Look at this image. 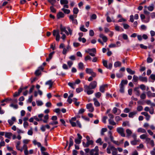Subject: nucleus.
I'll use <instances>...</instances> for the list:
<instances>
[{"label": "nucleus", "mask_w": 155, "mask_h": 155, "mask_svg": "<svg viewBox=\"0 0 155 155\" xmlns=\"http://www.w3.org/2000/svg\"><path fill=\"white\" fill-rule=\"evenodd\" d=\"M86 52L89 54L92 57H94L96 53V49L95 48H93L91 49H88Z\"/></svg>", "instance_id": "f257e3e1"}, {"label": "nucleus", "mask_w": 155, "mask_h": 155, "mask_svg": "<svg viewBox=\"0 0 155 155\" xmlns=\"http://www.w3.org/2000/svg\"><path fill=\"white\" fill-rule=\"evenodd\" d=\"M116 130L117 132L122 137H125V134L124 133V129L121 127H118L117 128Z\"/></svg>", "instance_id": "f03ea898"}, {"label": "nucleus", "mask_w": 155, "mask_h": 155, "mask_svg": "<svg viewBox=\"0 0 155 155\" xmlns=\"http://www.w3.org/2000/svg\"><path fill=\"white\" fill-rule=\"evenodd\" d=\"M53 35L54 36H56V40L58 41L60 39V35L58 30H54L53 31Z\"/></svg>", "instance_id": "7ed1b4c3"}, {"label": "nucleus", "mask_w": 155, "mask_h": 155, "mask_svg": "<svg viewBox=\"0 0 155 155\" xmlns=\"http://www.w3.org/2000/svg\"><path fill=\"white\" fill-rule=\"evenodd\" d=\"M84 91L86 92L88 95H90L94 93V91L92 89L88 87L87 85H85L84 86Z\"/></svg>", "instance_id": "20e7f679"}, {"label": "nucleus", "mask_w": 155, "mask_h": 155, "mask_svg": "<svg viewBox=\"0 0 155 155\" xmlns=\"http://www.w3.org/2000/svg\"><path fill=\"white\" fill-rule=\"evenodd\" d=\"M85 71L87 73L91 74L93 77H95L96 76V73L93 72V70L91 68H86Z\"/></svg>", "instance_id": "39448f33"}, {"label": "nucleus", "mask_w": 155, "mask_h": 155, "mask_svg": "<svg viewBox=\"0 0 155 155\" xmlns=\"http://www.w3.org/2000/svg\"><path fill=\"white\" fill-rule=\"evenodd\" d=\"M97 86V82L96 81H93L91 82L88 87L92 89H94Z\"/></svg>", "instance_id": "423d86ee"}, {"label": "nucleus", "mask_w": 155, "mask_h": 155, "mask_svg": "<svg viewBox=\"0 0 155 155\" xmlns=\"http://www.w3.org/2000/svg\"><path fill=\"white\" fill-rule=\"evenodd\" d=\"M86 108L90 112H92L94 111V108L93 107L92 104L91 103L87 104Z\"/></svg>", "instance_id": "0eeeda50"}, {"label": "nucleus", "mask_w": 155, "mask_h": 155, "mask_svg": "<svg viewBox=\"0 0 155 155\" xmlns=\"http://www.w3.org/2000/svg\"><path fill=\"white\" fill-rule=\"evenodd\" d=\"M21 149H22V151L24 150V153L25 155L28 154V147L26 144H24Z\"/></svg>", "instance_id": "6e6552de"}, {"label": "nucleus", "mask_w": 155, "mask_h": 155, "mask_svg": "<svg viewBox=\"0 0 155 155\" xmlns=\"http://www.w3.org/2000/svg\"><path fill=\"white\" fill-rule=\"evenodd\" d=\"M78 138L75 139V142L76 144H79L81 142V140L82 138V136L79 134H77Z\"/></svg>", "instance_id": "1a4fd4ad"}, {"label": "nucleus", "mask_w": 155, "mask_h": 155, "mask_svg": "<svg viewBox=\"0 0 155 155\" xmlns=\"http://www.w3.org/2000/svg\"><path fill=\"white\" fill-rule=\"evenodd\" d=\"M108 85L107 84H104L101 85L100 87V91L102 93H104L105 91V88L107 87Z\"/></svg>", "instance_id": "9d476101"}, {"label": "nucleus", "mask_w": 155, "mask_h": 155, "mask_svg": "<svg viewBox=\"0 0 155 155\" xmlns=\"http://www.w3.org/2000/svg\"><path fill=\"white\" fill-rule=\"evenodd\" d=\"M111 150L113 155H117V149L113 146H111Z\"/></svg>", "instance_id": "9b49d317"}, {"label": "nucleus", "mask_w": 155, "mask_h": 155, "mask_svg": "<svg viewBox=\"0 0 155 155\" xmlns=\"http://www.w3.org/2000/svg\"><path fill=\"white\" fill-rule=\"evenodd\" d=\"M71 47L68 45L67 48H64L62 52V53L64 54H66L67 51H69L71 49Z\"/></svg>", "instance_id": "f8f14e48"}, {"label": "nucleus", "mask_w": 155, "mask_h": 155, "mask_svg": "<svg viewBox=\"0 0 155 155\" xmlns=\"http://www.w3.org/2000/svg\"><path fill=\"white\" fill-rule=\"evenodd\" d=\"M53 83L54 82L51 80L46 81L45 83V84L46 85H49V89H50L52 87Z\"/></svg>", "instance_id": "ddd939ff"}, {"label": "nucleus", "mask_w": 155, "mask_h": 155, "mask_svg": "<svg viewBox=\"0 0 155 155\" xmlns=\"http://www.w3.org/2000/svg\"><path fill=\"white\" fill-rule=\"evenodd\" d=\"M99 37L102 38L104 42H106L107 40V38L106 36L104 35L103 34H100L99 35Z\"/></svg>", "instance_id": "4468645a"}, {"label": "nucleus", "mask_w": 155, "mask_h": 155, "mask_svg": "<svg viewBox=\"0 0 155 155\" xmlns=\"http://www.w3.org/2000/svg\"><path fill=\"white\" fill-rule=\"evenodd\" d=\"M64 16V14L62 12H59L57 15V17L58 19H59L60 18H62Z\"/></svg>", "instance_id": "2eb2a0df"}, {"label": "nucleus", "mask_w": 155, "mask_h": 155, "mask_svg": "<svg viewBox=\"0 0 155 155\" xmlns=\"http://www.w3.org/2000/svg\"><path fill=\"white\" fill-rule=\"evenodd\" d=\"M93 100L94 101V105L96 107H98L100 106V103L96 98H94Z\"/></svg>", "instance_id": "dca6fc26"}, {"label": "nucleus", "mask_w": 155, "mask_h": 155, "mask_svg": "<svg viewBox=\"0 0 155 155\" xmlns=\"http://www.w3.org/2000/svg\"><path fill=\"white\" fill-rule=\"evenodd\" d=\"M139 79L140 81L145 82H147V78L145 77H143L142 76H140L139 77Z\"/></svg>", "instance_id": "f3484780"}, {"label": "nucleus", "mask_w": 155, "mask_h": 155, "mask_svg": "<svg viewBox=\"0 0 155 155\" xmlns=\"http://www.w3.org/2000/svg\"><path fill=\"white\" fill-rule=\"evenodd\" d=\"M12 135V134L10 132H6L5 134V137L8 139H10Z\"/></svg>", "instance_id": "a211bd4d"}, {"label": "nucleus", "mask_w": 155, "mask_h": 155, "mask_svg": "<svg viewBox=\"0 0 155 155\" xmlns=\"http://www.w3.org/2000/svg\"><path fill=\"white\" fill-rule=\"evenodd\" d=\"M137 131L138 132H141L142 133H146V131L145 129L142 128H139L138 129Z\"/></svg>", "instance_id": "6ab92c4d"}, {"label": "nucleus", "mask_w": 155, "mask_h": 155, "mask_svg": "<svg viewBox=\"0 0 155 155\" xmlns=\"http://www.w3.org/2000/svg\"><path fill=\"white\" fill-rule=\"evenodd\" d=\"M127 71L130 74H133L135 73V71H132L131 69L127 68L126 69Z\"/></svg>", "instance_id": "aec40b11"}, {"label": "nucleus", "mask_w": 155, "mask_h": 155, "mask_svg": "<svg viewBox=\"0 0 155 155\" xmlns=\"http://www.w3.org/2000/svg\"><path fill=\"white\" fill-rule=\"evenodd\" d=\"M137 113L136 111L132 112L129 113L128 116L130 118H133L134 116Z\"/></svg>", "instance_id": "412c9836"}, {"label": "nucleus", "mask_w": 155, "mask_h": 155, "mask_svg": "<svg viewBox=\"0 0 155 155\" xmlns=\"http://www.w3.org/2000/svg\"><path fill=\"white\" fill-rule=\"evenodd\" d=\"M121 63L119 61H117L114 63V66L115 68H117L118 67L121 66Z\"/></svg>", "instance_id": "4be33fe9"}, {"label": "nucleus", "mask_w": 155, "mask_h": 155, "mask_svg": "<svg viewBox=\"0 0 155 155\" xmlns=\"http://www.w3.org/2000/svg\"><path fill=\"white\" fill-rule=\"evenodd\" d=\"M126 132L127 134V136L129 137L132 134V132L131 130L129 129H127L126 130Z\"/></svg>", "instance_id": "5701e85b"}, {"label": "nucleus", "mask_w": 155, "mask_h": 155, "mask_svg": "<svg viewBox=\"0 0 155 155\" xmlns=\"http://www.w3.org/2000/svg\"><path fill=\"white\" fill-rule=\"evenodd\" d=\"M120 89L119 91L121 93H124V85H120Z\"/></svg>", "instance_id": "b1692460"}, {"label": "nucleus", "mask_w": 155, "mask_h": 155, "mask_svg": "<svg viewBox=\"0 0 155 155\" xmlns=\"http://www.w3.org/2000/svg\"><path fill=\"white\" fill-rule=\"evenodd\" d=\"M61 10L64 13L66 14H69L70 12V10L66 9L64 8H62Z\"/></svg>", "instance_id": "393cba45"}, {"label": "nucleus", "mask_w": 155, "mask_h": 155, "mask_svg": "<svg viewBox=\"0 0 155 155\" xmlns=\"http://www.w3.org/2000/svg\"><path fill=\"white\" fill-rule=\"evenodd\" d=\"M95 151V153H94V155H99L98 151L99 149L98 147L97 146H96L94 149H93Z\"/></svg>", "instance_id": "a878e982"}, {"label": "nucleus", "mask_w": 155, "mask_h": 155, "mask_svg": "<svg viewBox=\"0 0 155 155\" xmlns=\"http://www.w3.org/2000/svg\"><path fill=\"white\" fill-rule=\"evenodd\" d=\"M78 68L81 70H83L84 68V64L82 62H80L78 64Z\"/></svg>", "instance_id": "bb28decb"}, {"label": "nucleus", "mask_w": 155, "mask_h": 155, "mask_svg": "<svg viewBox=\"0 0 155 155\" xmlns=\"http://www.w3.org/2000/svg\"><path fill=\"white\" fill-rule=\"evenodd\" d=\"M93 143V141L92 140H90V141H87L86 143V147H88L90 145H92Z\"/></svg>", "instance_id": "cd10ccee"}, {"label": "nucleus", "mask_w": 155, "mask_h": 155, "mask_svg": "<svg viewBox=\"0 0 155 155\" xmlns=\"http://www.w3.org/2000/svg\"><path fill=\"white\" fill-rule=\"evenodd\" d=\"M138 142H139V141L137 140H133L130 142V143L132 145H136L137 143Z\"/></svg>", "instance_id": "c85d7f7f"}, {"label": "nucleus", "mask_w": 155, "mask_h": 155, "mask_svg": "<svg viewBox=\"0 0 155 155\" xmlns=\"http://www.w3.org/2000/svg\"><path fill=\"white\" fill-rule=\"evenodd\" d=\"M80 30L83 32H86L87 30L84 27V25H81L80 27Z\"/></svg>", "instance_id": "c756f323"}, {"label": "nucleus", "mask_w": 155, "mask_h": 155, "mask_svg": "<svg viewBox=\"0 0 155 155\" xmlns=\"http://www.w3.org/2000/svg\"><path fill=\"white\" fill-rule=\"evenodd\" d=\"M68 3L67 0H60V3L61 4H67Z\"/></svg>", "instance_id": "7c9ffc66"}, {"label": "nucleus", "mask_w": 155, "mask_h": 155, "mask_svg": "<svg viewBox=\"0 0 155 155\" xmlns=\"http://www.w3.org/2000/svg\"><path fill=\"white\" fill-rule=\"evenodd\" d=\"M107 129L106 128H103L102 129L101 131V135H104V133L107 131Z\"/></svg>", "instance_id": "2f4dec72"}, {"label": "nucleus", "mask_w": 155, "mask_h": 155, "mask_svg": "<svg viewBox=\"0 0 155 155\" xmlns=\"http://www.w3.org/2000/svg\"><path fill=\"white\" fill-rule=\"evenodd\" d=\"M96 142L98 143H99L100 145H101L103 142L102 141V139L101 138H99L96 141Z\"/></svg>", "instance_id": "473e14b6"}, {"label": "nucleus", "mask_w": 155, "mask_h": 155, "mask_svg": "<svg viewBox=\"0 0 155 155\" xmlns=\"http://www.w3.org/2000/svg\"><path fill=\"white\" fill-rule=\"evenodd\" d=\"M147 134H143L141 135L140 137V138L141 139H145V140H146V139L147 137Z\"/></svg>", "instance_id": "72a5a7b5"}, {"label": "nucleus", "mask_w": 155, "mask_h": 155, "mask_svg": "<svg viewBox=\"0 0 155 155\" xmlns=\"http://www.w3.org/2000/svg\"><path fill=\"white\" fill-rule=\"evenodd\" d=\"M102 63L103 65L106 68H108V65L107 64V61L106 60H103Z\"/></svg>", "instance_id": "f704fd0d"}, {"label": "nucleus", "mask_w": 155, "mask_h": 155, "mask_svg": "<svg viewBox=\"0 0 155 155\" xmlns=\"http://www.w3.org/2000/svg\"><path fill=\"white\" fill-rule=\"evenodd\" d=\"M128 81L127 80H122L121 81L120 85H124V84H127Z\"/></svg>", "instance_id": "c9c22d12"}, {"label": "nucleus", "mask_w": 155, "mask_h": 155, "mask_svg": "<svg viewBox=\"0 0 155 155\" xmlns=\"http://www.w3.org/2000/svg\"><path fill=\"white\" fill-rule=\"evenodd\" d=\"M41 71H40L38 69L35 71V74L36 76H38L41 74Z\"/></svg>", "instance_id": "e433bc0d"}, {"label": "nucleus", "mask_w": 155, "mask_h": 155, "mask_svg": "<svg viewBox=\"0 0 155 155\" xmlns=\"http://www.w3.org/2000/svg\"><path fill=\"white\" fill-rule=\"evenodd\" d=\"M68 84L73 89H75V87H74V86L75 85V83H72L69 82Z\"/></svg>", "instance_id": "4c0bfd02"}, {"label": "nucleus", "mask_w": 155, "mask_h": 155, "mask_svg": "<svg viewBox=\"0 0 155 155\" xmlns=\"http://www.w3.org/2000/svg\"><path fill=\"white\" fill-rule=\"evenodd\" d=\"M118 110L120 111V110L119 109H118L116 107H114L112 110V112L114 114H115L117 112Z\"/></svg>", "instance_id": "58836bf2"}, {"label": "nucleus", "mask_w": 155, "mask_h": 155, "mask_svg": "<svg viewBox=\"0 0 155 155\" xmlns=\"http://www.w3.org/2000/svg\"><path fill=\"white\" fill-rule=\"evenodd\" d=\"M108 121L109 124L111 125H115L116 124L114 120H112L110 119H109Z\"/></svg>", "instance_id": "ea45409f"}, {"label": "nucleus", "mask_w": 155, "mask_h": 155, "mask_svg": "<svg viewBox=\"0 0 155 155\" xmlns=\"http://www.w3.org/2000/svg\"><path fill=\"white\" fill-rule=\"evenodd\" d=\"M79 10L77 8H73V12L74 14H77Z\"/></svg>", "instance_id": "a19ab883"}, {"label": "nucleus", "mask_w": 155, "mask_h": 155, "mask_svg": "<svg viewBox=\"0 0 155 155\" xmlns=\"http://www.w3.org/2000/svg\"><path fill=\"white\" fill-rule=\"evenodd\" d=\"M37 105L38 106H41L43 105V103L40 101H36Z\"/></svg>", "instance_id": "79ce46f5"}, {"label": "nucleus", "mask_w": 155, "mask_h": 155, "mask_svg": "<svg viewBox=\"0 0 155 155\" xmlns=\"http://www.w3.org/2000/svg\"><path fill=\"white\" fill-rule=\"evenodd\" d=\"M134 91H136V94L137 96H139L140 94V92L138 88H135Z\"/></svg>", "instance_id": "37998d69"}, {"label": "nucleus", "mask_w": 155, "mask_h": 155, "mask_svg": "<svg viewBox=\"0 0 155 155\" xmlns=\"http://www.w3.org/2000/svg\"><path fill=\"white\" fill-rule=\"evenodd\" d=\"M78 40L80 41H82V42L84 43L86 41V39L84 38H79Z\"/></svg>", "instance_id": "c03bdc74"}, {"label": "nucleus", "mask_w": 155, "mask_h": 155, "mask_svg": "<svg viewBox=\"0 0 155 155\" xmlns=\"http://www.w3.org/2000/svg\"><path fill=\"white\" fill-rule=\"evenodd\" d=\"M76 17L77 15H70L69 16V19L72 21H73L74 19V18H76Z\"/></svg>", "instance_id": "a18cd8bd"}, {"label": "nucleus", "mask_w": 155, "mask_h": 155, "mask_svg": "<svg viewBox=\"0 0 155 155\" xmlns=\"http://www.w3.org/2000/svg\"><path fill=\"white\" fill-rule=\"evenodd\" d=\"M147 8L148 10L150 11H153L154 9L153 5H152L151 6H148L147 7Z\"/></svg>", "instance_id": "49530a36"}, {"label": "nucleus", "mask_w": 155, "mask_h": 155, "mask_svg": "<svg viewBox=\"0 0 155 155\" xmlns=\"http://www.w3.org/2000/svg\"><path fill=\"white\" fill-rule=\"evenodd\" d=\"M153 94L150 91H148L147 92V95L149 97L152 96Z\"/></svg>", "instance_id": "de8ad7c7"}, {"label": "nucleus", "mask_w": 155, "mask_h": 155, "mask_svg": "<svg viewBox=\"0 0 155 155\" xmlns=\"http://www.w3.org/2000/svg\"><path fill=\"white\" fill-rule=\"evenodd\" d=\"M138 78L137 76L134 75L133 77V81L134 82H136L137 81Z\"/></svg>", "instance_id": "09e8293b"}, {"label": "nucleus", "mask_w": 155, "mask_h": 155, "mask_svg": "<svg viewBox=\"0 0 155 155\" xmlns=\"http://www.w3.org/2000/svg\"><path fill=\"white\" fill-rule=\"evenodd\" d=\"M10 106L15 109H17L18 108V106L17 104H11L10 105Z\"/></svg>", "instance_id": "8fccbe9b"}, {"label": "nucleus", "mask_w": 155, "mask_h": 155, "mask_svg": "<svg viewBox=\"0 0 155 155\" xmlns=\"http://www.w3.org/2000/svg\"><path fill=\"white\" fill-rule=\"evenodd\" d=\"M147 61L148 63H151L153 61V59L150 57H148L147 59Z\"/></svg>", "instance_id": "3c124183"}, {"label": "nucleus", "mask_w": 155, "mask_h": 155, "mask_svg": "<svg viewBox=\"0 0 155 155\" xmlns=\"http://www.w3.org/2000/svg\"><path fill=\"white\" fill-rule=\"evenodd\" d=\"M50 9L52 12L53 13H55L56 12V10L53 6H51L50 7Z\"/></svg>", "instance_id": "603ef678"}, {"label": "nucleus", "mask_w": 155, "mask_h": 155, "mask_svg": "<svg viewBox=\"0 0 155 155\" xmlns=\"http://www.w3.org/2000/svg\"><path fill=\"white\" fill-rule=\"evenodd\" d=\"M143 109V107L141 106H138L137 108V110L138 111H140Z\"/></svg>", "instance_id": "864d4df0"}, {"label": "nucleus", "mask_w": 155, "mask_h": 155, "mask_svg": "<svg viewBox=\"0 0 155 155\" xmlns=\"http://www.w3.org/2000/svg\"><path fill=\"white\" fill-rule=\"evenodd\" d=\"M58 124V122L57 121H53L52 122H50L49 123V125H54L57 124Z\"/></svg>", "instance_id": "5fc2aeb1"}, {"label": "nucleus", "mask_w": 155, "mask_h": 155, "mask_svg": "<svg viewBox=\"0 0 155 155\" xmlns=\"http://www.w3.org/2000/svg\"><path fill=\"white\" fill-rule=\"evenodd\" d=\"M101 93L100 92H97L95 94V96L97 98H99L101 96Z\"/></svg>", "instance_id": "6e6d98bb"}, {"label": "nucleus", "mask_w": 155, "mask_h": 155, "mask_svg": "<svg viewBox=\"0 0 155 155\" xmlns=\"http://www.w3.org/2000/svg\"><path fill=\"white\" fill-rule=\"evenodd\" d=\"M24 127L25 128H26L28 126V124L27 121H24L23 123Z\"/></svg>", "instance_id": "4d7b16f0"}, {"label": "nucleus", "mask_w": 155, "mask_h": 155, "mask_svg": "<svg viewBox=\"0 0 155 155\" xmlns=\"http://www.w3.org/2000/svg\"><path fill=\"white\" fill-rule=\"evenodd\" d=\"M67 64L70 68H71L73 64V62L71 61H68L67 62Z\"/></svg>", "instance_id": "13d9d810"}, {"label": "nucleus", "mask_w": 155, "mask_h": 155, "mask_svg": "<svg viewBox=\"0 0 155 155\" xmlns=\"http://www.w3.org/2000/svg\"><path fill=\"white\" fill-rule=\"evenodd\" d=\"M91 57L90 56L87 55L85 57L84 59L85 61H87L88 60H91Z\"/></svg>", "instance_id": "bf43d9fd"}, {"label": "nucleus", "mask_w": 155, "mask_h": 155, "mask_svg": "<svg viewBox=\"0 0 155 155\" xmlns=\"http://www.w3.org/2000/svg\"><path fill=\"white\" fill-rule=\"evenodd\" d=\"M60 28L61 31L62 32H64L66 30L65 28L64 27H62L61 25V26Z\"/></svg>", "instance_id": "052dcab7"}, {"label": "nucleus", "mask_w": 155, "mask_h": 155, "mask_svg": "<svg viewBox=\"0 0 155 155\" xmlns=\"http://www.w3.org/2000/svg\"><path fill=\"white\" fill-rule=\"evenodd\" d=\"M69 122L72 127H74L76 126V123L71 120H69Z\"/></svg>", "instance_id": "680f3d73"}, {"label": "nucleus", "mask_w": 155, "mask_h": 155, "mask_svg": "<svg viewBox=\"0 0 155 155\" xmlns=\"http://www.w3.org/2000/svg\"><path fill=\"white\" fill-rule=\"evenodd\" d=\"M140 88L142 90H144L145 89L146 86L142 84L140 85Z\"/></svg>", "instance_id": "e2e57ef3"}, {"label": "nucleus", "mask_w": 155, "mask_h": 155, "mask_svg": "<svg viewBox=\"0 0 155 155\" xmlns=\"http://www.w3.org/2000/svg\"><path fill=\"white\" fill-rule=\"evenodd\" d=\"M146 95L145 94L143 93L140 96V97L142 99H145L146 98Z\"/></svg>", "instance_id": "0e129e2a"}, {"label": "nucleus", "mask_w": 155, "mask_h": 155, "mask_svg": "<svg viewBox=\"0 0 155 155\" xmlns=\"http://www.w3.org/2000/svg\"><path fill=\"white\" fill-rule=\"evenodd\" d=\"M94 32L92 30H91L89 31V35L91 36H93L94 35Z\"/></svg>", "instance_id": "69168bd1"}, {"label": "nucleus", "mask_w": 155, "mask_h": 155, "mask_svg": "<svg viewBox=\"0 0 155 155\" xmlns=\"http://www.w3.org/2000/svg\"><path fill=\"white\" fill-rule=\"evenodd\" d=\"M83 90V89L82 88L79 87L76 89V91L77 93H79Z\"/></svg>", "instance_id": "338daca9"}, {"label": "nucleus", "mask_w": 155, "mask_h": 155, "mask_svg": "<svg viewBox=\"0 0 155 155\" xmlns=\"http://www.w3.org/2000/svg\"><path fill=\"white\" fill-rule=\"evenodd\" d=\"M123 27L124 29H127L129 28L130 26L127 24H124Z\"/></svg>", "instance_id": "774afa93"}]
</instances>
